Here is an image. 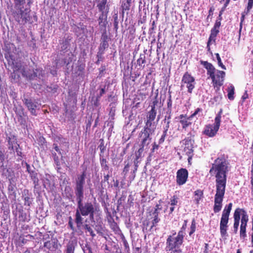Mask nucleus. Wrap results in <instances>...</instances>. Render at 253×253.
Masks as SVG:
<instances>
[{
	"mask_svg": "<svg viewBox=\"0 0 253 253\" xmlns=\"http://www.w3.org/2000/svg\"><path fill=\"white\" fill-rule=\"evenodd\" d=\"M251 184H253V162H252V166H251Z\"/></svg>",
	"mask_w": 253,
	"mask_h": 253,
	"instance_id": "63",
	"label": "nucleus"
},
{
	"mask_svg": "<svg viewBox=\"0 0 253 253\" xmlns=\"http://www.w3.org/2000/svg\"><path fill=\"white\" fill-rule=\"evenodd\" d=\"M22 100L31 114L36 116L37 114L36 113V109L38 106V102L36 100H32L31 98H27L25 97H24Z\"/></svg>",
	"mask_w": 253,
	"mask_h": 253,
	"instance_id": "14",
	"label": "nucleus"
},
{
	"mask_svg": "<svg viewBox=\"0 0 253 253\" xmlns=\"http://www.w3.org/2000/svg\"><path fill=\"white\" fill-rule=\"evenodd\" d=\"M9 184H16V180L14 176H11V177L8 178Z\"/></svg>",
	"mask_w": 253,
	"mask_h": 253,
	"instance_id": "57",
	"label": "nucleus"
},
{
	"mask_svg": "<svg viewBox=\"0 0 253 253\" xmlns=\"http://www.w3.org/2000/svg\"><path fill=\"white\" fill-rule=\"evenodd\" d=\"M107 37L106 36H102V42L100 44V48L101 49H105L108 46V43L107 41Z\"/></svg>",
	"mask_w": 253,
	"mask_h": 253,
	"instance_id": "33",
	"label": "nucleus"
},
{
	"mask_svg": "<svg viewBox=\"0 0 253 253\" xmlns=\"http://www.w3.org/2000/svg\"><path fill=\"white\" fill-rule=\"evenodd\" d=\"M178 198L176 195H173L170 199L169 204L171 206H174L177 205L178 201Z\"/></svg>",
	"mask_w": 253,
	"mask_h": 253,
	"instance_id": "35",
	"label": "nucleus"
},
{
	"mask_svg": "<svg viewBox=\"0 0 253 253\" xmlns=\"http://www.w3.org/2000/svg\"><path fill=\"white\" fill-rule=\"evenodd\" d=\"M214 10V8L213 6H211L210 7L209 10V15L207 16V19H208L210 18L211 16L213 15V12Z\"/></svg>",
	"mask_w": 253,
	"mask_h": 253,
	"instance_id": "56",
	"label": "nucleus"
},
{
	"mask_svg": "<svg viewBox=\"0 0 253 253\" xmlns=\"http://www.w3.org/2000/svg\"><path fill=\"white\" fill-rule=\"evenodd\" d=\"M86 175L85 171L77 176L76 180L75 193L77 197L84 196V186L85 184V178Z\"/></svg>",
	"mask_w": 253,
	"mask_h": 253,
	"instance_id": "8",
	"label": "nucleus"
},
{
	"mask_svg": "<svg viewBox=\"0 0 253 253\" xmlns=\"http://www.w3.org/2000/svg\"><path fill=\"white\" fill-rule=\"evenodd\" d=\"M156 127L145 125L143 129L139 133V137L141 139V145H148L151 141L152 135L154 134Z\"/></svg>",
	"mask_w": 253,
	"mask_h": 253,
	"instance_id": "7",
	"label": "nucleus"
},
{
	"mask_svg": "<svg viewBox=\"0 0 253 253\" xmlns=\"http://www.w3.org/2000/svg\"><path fill=\"white\" fill-rule=\"evenodd\" d=\"M160 219L159 218L158 216H153V219L152 221V225L151 226V228H152L154 226H156L157 223L160 221Z\"/></svg>",
	"mask_w": 253,
	"mask_h": 253,
	"instance_id": "45",
	"label": "nucleus"
},
{
	"mask_svg": "<svg viewBox=\"0 0 253 253\" xmlns=\"http://www.w3.org/2000/svg\"><path fill=\"white\" fill-rule=\"evenodd\" d=\"M181 82L182 83L186 84L188 92L190 93H192L195 85L194 78L188 72H186L183 76Z\"/></svg>",
	"mask_w": 253,
	"mask_h": 253,
	"instance_id": "10",
	"label": "nucleus"
},
{
	"mask_svg": "<svg viewBox=\"0 0 253 253\" xmlns=\"http://www.w3.org/2000/svg\"><path fill=\"white\" fill-rule=\"evenodd\" d=\"M52 155L54 156V161L57 166L60 165V162L57 156H56V154L55 153H52Z\"/></svg>",
	"mask_w": 253,
	"mask_h": 253,
	"instance_id": "55",
	"label": "nucleus"
},
{
	"mask_svg": "<svg viewBox=\"0 0 253 253\" xmlns=\"http://www.w3.org/2000/svg\"><path fill=\"white\" fill-rule=\"evenodd\" d=\"M234 94V87L230 85L228 88V98L229 100H233Z\"/></svg>",
	"mask_w": 253,
	"mask_h": 253,
	"instance_id": "28",
	"label": "nucleus"
},
{
	"mask_svg": "<svg viewBox=\"0 0 253 253\" xmlns=\"http://www.w3.org/2000/svg\"><path fill=\"white\" fill-rule=\"evenodd\" d=\"M201 64H202L204 67L207 70V74L209 75L210 78L211 77L213 76V75L215 72L217 71L214 66L210 63H209L208 61H201Z\"/></svg>",
	"mask_w": 253,
	"mask_h": 253,
	"instance_id": "20",
	"label": "nucleus"
},
{
	"mask_svg": "<svg viewBox=\"0 0 253 253\" xmlns=\"http://www.w3.org/2000/svg\"><path fill=\"white\" fill-rule=\"evenodd\" d=\"M14 3L16 8L23 7L21 6L25 3V0H15Z\"/></svg>",
	"mask_w": 253,
	"mask_h": 253,
	"instance_id": "43",
	"label": "nucleus"
},
{
	"mask_svg": "<svg viewBox=\"0 0 253 253\" xmlns=\"http://www.w3.org/2000/svg\"><path fill=\"white\" fill-rule=\"evenodd\" d=\"M196 222L194 219L192 221L191 225L190 228V232L189 233V236H191L195 231L196 230Z\"/></svg>",
	"mask_w": 253,
	"mask_h": 253,
	"instance_id": "38",
	"label": "nucleus"
},
{
	"mask_svg": "<svg viewBox=\"0 0 253 253\" xmlns=\"http://www.w3.org/2000/svg\"><path fill=\"white\" fill-rule=\"evenodd\" d=\"M218 33V29L212 28V29L211 30L210 36L216 37Z\"/></svg>",
	"mask_w": 253,
	"mask_h": 253,
	"instance_id": "50",
	"label": "nucleus"
},
{
	"mask_svg": "<svg viewBox=\"0 0 253 253\" xmlns=\"http://www.w3.org/2000/svg\"><path fill=\"white\" fill-rule=\"evenodd\" d=\"M222 113V110L220 109L215 118L214 124L205 126L203 131L204 135L209 137H213L216 135L220 126Z\"/></svg>",
	"mask_w": 253,
	"mask_h": 253,
	"instance_id": "6",
	"label": "nucleus"
},
{
	"mask_svg": "<svg viewBox=\"0 0 253 253\" xmlns=\"http://www.w3.org/2000/svg\"><path fill=\"white\" fill-rule=\"evenodd\" d=\"M84 228L90 234V236H91L92 237H94L95 236V234L93 232L92 228L90 227V226L88 224H84Z\"/></svg>",
	"mask_w": 253,
	"mask_h": 253,
	"instance_id": "42",
	"label": "nucleus"
},
{
	"mask_svg": "<svg viewBox=\"0 0 253 253\" xmlns=\"http://www.w3.org/2000/svg\"><path fill=\"white\" fill-rule=\"evenodd\" d=\"M230 169L229 164L224 156L219 157L215 160L209 173L215 178L216 189H225L227 174Z\"/></svg>",
	"mask_w": 253,
	"mask_h": 253,
	"instance_id": "1",
	"label": "nucleus"
},
{
	"mask_svg": "<svg viewBox=\"0 0 253 253\" xmlns=\"http://www.w3.org/2000/svg\"><path fill=\"white\" fill-rule=\"evenodd\" d=\"M216 37L210 36L208 43L209 44H211L215 42Z\"/></svg>",
	"mask_w": 253,
	"mask_h": 253,
	"instance_id": "53",
	"label": "nucleus"
},
{
	"mask_svg": "<svg viewBox=\"0 0 253 253\" xmlns=\"http://www.w3.org/2000/svg\"><path fill=\"white\" fill-rule=\"evenodd\" d=\"M107 17V14L106 13H105L104 12H102V14L99 16V19H98L99 25H100L101 26H106V25L107 24V22H106Z\"/></svg>",
	"mask_w": 253,
	"mask_h": 253,
	"instance_id": "25",
	"label": "nucleus"
},
{
	"mask_svg": "<svg viewBox=\"0 0 253 253\" xmlns=\"http://www.w3.org/2000/svg\"><path fill=\"white\" fill-rule=\"evenodd\" d=\"M16 184H8V190L10 195H13L14 197L16 196Z\"/></svg>",
	"mask_w": 253,
	"mask_h": 253,
	"instance_id": "30",
	"label": "nucleus"
},
{
	"mask_svg": "<svg viewBox=\"0 0 253 253\" xmlns=\"http://www.w3.org/2000/svg\"><path fill=\"white\" fill-rule=\"evenodd\" d=\"M250 236L251 237V243L252 246L253 247V221L252 222V227L251 229V231L249 233Z\"/></svg>",
	"mask_w": 253,
	"mask_h": 253,
	"instance_id": "59",
	"label": "nucleus"
},
{
	"mask_svg": "<svg viewBox=\"0 0 253 253\" xmlns=\"http://www.w3.org/2000/svg\"><path fill=\"white\" fill-rule=\"evenodd\" d=\"M232 207V204L231 203L226 206L222 211V214L229 216Z\"/></svg>",
	"mask_w": 253,
	"mask_h": 253,
	"instance_id": "29",
	"label": "nucleus"
},
{
	"mask_svg": "<svg viewBox=\"0 0 253 253\" xmlns=\"http://www.w3.org/2000/svg\"><path fill=\"white\" fill-rule=\"evenodd\" d=\"M203 197V192L201 190H197L194 192V201L196 204H199Z\"/></svg>",
	"mask_w": 253,
	"mask_h": 253,
	"instance_id": "24",
	"label": "nucleus"
},
{
	"mask_svg": "<svg viewBox=\"0 0 253 253\" xmlns=\"http://www.w3.org/2000/svg\"><path fill=\"white\" fill-rule=\"evenodd\" d=\"M188 172L186 169L181 168L178 169L176 172V183L178 185L184 184L188 178Z\"/></svg>",
	"mask_w": 253,
	"mask_h": 253,
	"instance_id": "13",
	"label": "nucleus"
},
{
	"mask_svg": "<svg viewBox=\"0 0 253 253\" xmlns=\"http://www.w3.org/2000/svg\"><path fill=\"white\" fill-rule=\"evenodd\" d=\"M229 216L223 214L221 215L220 221V232L222 237L227 236V230L228 227Z\"/></svg>",
	"mask_w": 253,
	"mask_h": 253,
	"instance_id": "16",
	"label": "nucleus"
},
{
	"mask_svg": "<svg viewBox=\"0 0 253 253\" xmlns=\"http://www.w3.org/2000/svg\"><path fill=\"white\" fill-rule=\"evenodd\" d=\"M129 170V165L128 164H126L124 169L123 172L124 173H126Z\"/></svg>",
	"mask_w": 253,
	"mask_h": 253,
	"instance_id": "64",
	"label": "nucleus"
},
{
	"mask_svg": "<svg viewBox=\"0 0 253 253\" xmlns=\"http://www.w3.org/2000/svg\"><path fill=\"white\" fill-rule=\"evenodd\" d=\"M77 244L73 241H71L66 245L65 253H74L75 246Z\"/></svg>",
	"mask_w": 253,
	"mask_h": 253,
	"instance_id": "23",
	"label": "nucleus"
},
{
	"mask_svg": "<svg viewBox=\"0 0 253 253\" xmlns=\"http://www.w3.org/2000/svg\"><path fill=\"white\" fill-rule=\"evenodd\" d=\"M41 179L45 188L47 190L52 189L53 185L51 183V176L49 174H45V175L42 177Z\"/></svg>",
	"mask_w": 253,
	"mask_h": 253,
	"instance_id": "21",
	"label": "nucleus"
},
{
	"mask_svg": "<svg viewBox=\"0 0 253 253\" xmlns=\"http://www.w3.org/2000/svg\"><path fill=\"white\" fill-rule=\"evenodd\" d=\"M8 142V147L9 150L14 151L15 146H17V137L13 134H10L6 137Z\"/></svg>",
	"mask_w": 253,
	"mask_h": 253,
	"instance_id": "18",
	"label": "nucleus"
},
{
	"mask_svg": "<svg viewBox=\"0 0 253 253\" xmlns=\"http://www.w3.org/2000/svg\"><path fill=\"white\" fill-rule=\"evenodd\" d=\"M100 153V157L105 156V152L106 151V146L104 145V140L102 139H100V144L98 146Z\"/></svg>",
	"mask_w": 253,
	"mask_h": 253,
	"instance_id": "26",
	"label": "nucleus"
},
{
	"mask_svg": "<svg viewBox=\"0 0 253 253\" xmlns=\"http://www.w3.org/2000/svg\"><path fill=\"white\" fill-rule=\"evenodd\" d=\"M42 72V71L40 69H36L35 71H34L33 75L31 76V77H30V79H33V78L37 77L38 76V72ZM41 75V73H39L38 76H40Z\"/></svg>",
	"mask_w": 253,
	"mask_h": 253,
	"instance_id": "49",
	"label": "nucleus"
},
{
	"mask_svg": "<svg viewBox=\"0 0 253 253\" xmlns=\"http://www.w3.org/2000/svg\"><path fill=\"white\" fill-rule=\"evenodd\" d=\"M144 146H145L142 145L138 150L135 152L136 159L139 160V159L141 158Z\"/></svg>",
	"mask_w": 253,
	"mask_h": 253,
	"instance_id": "36",
	"label": "nucleus"
},
{
	"mask_svg": "<svg viewBox=\"0 0 253 253\" xmlns=\"http://www.w3.org/2000/svg\"><path fill=\"white\" fill-rule=\"evenodd\" d=\"M32 199L28 196H26L24 198V205L30 206L32 203Z\"/></svg>",
	"mask_w": 253,
	"mask_h": 253,
	"instance_id": "48",
	"label": "nucleus"
},
{
	"mask_svg": "<svg viewBox=\"0 0 253 253\" xmlns=\"http://www.w3.org/2000/svg\"><path fill=\"white\" fill-rule=\"evenodd\" d=\"M146 60L145 55L141 54L140 55L139 58L137 60V64L141 67L144 68V65H142V64H144Z\"/></svg>",
	"mask_w": 253,
	"mask_h": 253,
	"instance_id": "31",
	"label": "nucleus"
},
{
	"mask_svg": "<svg viewBox=\"0 0 253 253\" xmlns=\"http://www.w3.org/2000/svg\"><path fill=\"white\" fill-rule=\"evenodd\" d=\"M4 160V155L3 152L0 150V161L2 163Z\"/></svg>",
	"mask_w": 253,
	"mask_h": 253,
	"instance_id": "62",
	"label": "nucleus"
},
{
	"mask_svg": "<svg viewBox=\"0 0 253 253\" xmlns=\"http://www.w3.org/2000/svg\"><path fill=\"white\" fill-rule=\"evenodd\" d=\"M183 240L184 237L180 233H177L176 236H168L166 240V251H173V253H181L180 248L183 244Z\"/></svg>",
	"mask_w": 253,
	"mask_h": 253,
	"instance_id": "4",
	"label": "nucleus"
},
{
	"mask_svg": "<svg viewBox=\"0 0 253 253\" xmlns=\"http://www.w3.org/2000/svg\"><path fill=\"white\" fill-rule=\"evenodd\" d=\"M253 0H249L248 2V5L246 8V13H248L250 12L251 9L253 8Z\"/></svg>",
	"mask_w": 253,
	"mask_h": 253,
	"instance_id": "47",
	"label": "nucleus"
},
{
	"mask_svg": "<svg viewBox=\"0 0 253 253\" xmlns=\"http://www.w3.org/2000/svg\"><path fill=\"white\" fill-rule=\"evenodd\" d=\"M72 220H73V219H72V217L70 216L69 217L68 225H69L70 228H71V229H72L73 231H75V228L73 226V223Z\"/></svg>",
	"mask_w": 253,
	"mask_h": 253,
	"instance_id": "54",
	"label": "nucleus"
},
{
	"mask_svg": "<svg viewBox=\"0 0 253 253\" xmlns=\"http://www.w3.org/2000/svg\"><path fill=\"white\" fill-rule=\"evenodd\" d=\"M170 123V122L169 121L164 122L163 132L168 133V131L169 128Z\"/></svg>",
	"mask_w": 253,
	"mask_h": 253,
	"instance_id": "44",
	"label": "nucleus"
},
{
	"mask_svg": "<svg viewBox=\"0 0 253 253\" xmlns=\"http://www.w3.org/2000/svg\"><path fill=\"white\" fill-rule=\"evenodd\" d=\"M183 144L185 145L184 152L186 155H191L193 153L194 140L190 137H187L182 141Z\"/></svg>",
	"mask_w": 253,
	"mask_h": 253,
	"instance_id": "17",
	"label": "nucleus"
},
{
	"mask_svg": "<svg viewBox=\"0 0 253 253\" xmlns=\"http://www.w3.org/2000/svg\"><path fill=\"white\" fill-rule=\"evenodd\" d=\"M156 114L157 111L155 109V107L153 106L147 114L145 125L149 126H152L156 127V125L154 122L156 118Z\"/></svg>",
	"mask_w": 253,
	"mask_h": 253,
	"instance_id": "15",
	"label": "nucleus"
},
{
	"mask_svg": "<svg viewBox=\"0 0 253 253\" xmlns=\"http://www.w3.org/2000/svg\"><path fill=\"white\" fill-rule=\"evenodd\" d=\"M14 153H16V155L20 157V158H22L23 157V154L21 151V148L20 147V146L19 144H17V146H15L14 151H13Z\"/></svg>",
	"mask_w": 253,
	"mask_h": 253,
	"instance_id": "40",
	"label": "nucleus"
},
{
	"mask_svg": "<svg viewBox=\"0 0 253 253\" xmlns=\"http://www.w3.org/2000/svg\"><path fill=\"white\" fill-rule=\"evenodd\" d=\"M171 109H168L167 111L166 115L165 116V119L163 120V122H170L171 119Z\"/></svg>",
	"mask_w": 253,
	"mask_h": 253,
	"instance_id": "41",
	"label": "nucleus"
},
{
	"mask_svg": "<svg viewBox=\"0 0 253 253\" xmlns=\"http://www.w3.org/2000/svg\"><path fill=\"white\" fill-rule=\"evenodd\" d=\"M30 166L27 165V169L30 174V177L33 181L34 184V188H38L39 186V179L38 177V173L35 171H31L30 169Z\"/></svg>",
	"mask_w": 253,
	"mask_h": 253,
	"instance_id": "19",
	"label": "nucleus"
},
{
	"mask_svg": "<svg viewBox=\"0 0 253 253\" xmlns=\"http://www.w3.org/2000/svg\"><path fill=\"white\" fill-rule=\"evenodd\" d=\"M187 220H184L182 226L181 227L180 230L178 232V233H180V234L182 235L183 237H184L185 235V231L187 226Z\"/></svg>",
	"mask_w": 253,
	"mask_h": 253,
	"instance_id": "37",
	"label": "nucleus"
},
{
	"mask_svg": "<svg viewBox=\"0 0 253 253\" xmlns=\"http://www.w3.org/2000/svg\"><path fill=\"white\" fill-rule=\"evenodd\" d=\"M139 162H140L139 160H137L136 159H135V160L134 161L135 170H137V168L138 167V164L139 163Z\"/></svg>",
	"mask_w": 253,
	"mask_h": 253,
	"instance_id": "61",
	"label": "nucleus"
},
{
	"mask_svg": "<svg viewBox=\"0 0 253 253\" xmlns=\"http://www.w3.org/2000/svg\"><path fill=\"white\" fill-rule=\"evenodd\" d=\"M107 3V0H102L97 5L99 10L101 12H104L105 5Z\"/></svg>",
	"mask_w": 253,
	"mask_h": 253,
	"instance_id": "34",
	"label": "nucleus"
},
{
	"mask_svg": "<svg viewBox=\"0 0 253 253\" xmlns=\"http://www.w3.org/2000/svg\"><path fill=\"white\" fill-rule=\"evenodd\" d=\"M167 106L168 109H171L172 106V100L171 98V95L169 96V98L168 100Z\"/></svg>",
	"mask_w": 253,
	"mask_h": 253,
	"instance_id": "58",
	"label": "nucleus"
},
{
	"mask_svg": "<svg viewBox=\"0 0 253 253\" xmlns=\"http://www.w3.org/2000/svg\"><path fill=\"white\" fill-rule=\"evenodd\" d=\"M218 89V87H217V89H216V91ZM222 99V95L220 94L219 93H218L216 92V94L213 97V98L211 99L210 100V102H211L212 104H214V102L215 103H219V102L221 101Z\"/></svg>",
	"mask_w": 253,
	"mask_h": 253,
	"instance_id": "27",
	"label": "nucleus"
},
{
	"mask_svg": "<svg viewBox=\"0 0 253 253\" xmlns=\"http://www.w3.org/2000/svg\"><path fill=\"white\" fill-rule=\"evenodd\" d=\"M105 85L103 87L101 88L99 94L97 95V99L100 98L105 93Z\"/></svg>",
	"mask_w": 253,
	"mask_h": 253,
	"instance_id": "51",
	"label": "nucleus"
},
{
	"mask_svg": "<svg viewBox=\"0 0 253 253\" xmlns=\"http://www.w3.org/2000/svg\"><path fill=\"white\" fill-rule=\"evenodd\" d=\"M202 112V109L198 108L195 110V112L192 114L189 118H187L186 116L184 115H180L179 117V122L182 125L183 128H186L191 123L189 121V120L192 119L196 115H198L200 112Z\"/></svg>",
	"mask_w": 253,
	"mask_h": 253,
	"instance_id": "12",
	"label": "nucleus"
},
{
	"mask_svg": "<svg viewBox=\"0 0 253 253\" xmlns=\"http://www.w3.org/2000/svg\"><path fill=\"white\" fill-rule=\"evenodd\" d=\"M167 135V133L163 132V134L162 135L161 137L160 138V139L159 140V144H162L164 142V141L165 140L166 136Z\"/></svg>",
	"mask_w": 253,
	"mask_h": 253,
	"instance_id": "52",
	"label": "nucleus"
},
{
	"mask_svg": "<svg viewBox=\"0 0 253 253\" xmlns=\"http://www.w3.org/2000/svg\"><path fill=\"white\" fill-rule=\"evenodd\" d=\"M221 25V23L220 21L217 20L214 24V27L213 28L218 29L219 27Z\"/></svg>",
	"mask_w": 253,
	"mask_h": 253,
	"instance_id": "60",
	"label": "nucleus"
},
{
	"mask_svg": "<svg viewBox=\"0 0 253 253\" xmlns=\"http://www.w3.org/2000/svg\"><path fill=\"white\" fill-rule=\"evenodd\" d=\"M83 197H77V208L75 213V222L78 229L80 228L83 223V216L89 215L90 220L95 222V214L98 213L97 208L91 202L83 203Z\"/></svg>",
	"mask_w": 253,
	"mask_h": 253,
	"instance_id": "2",
	"label": "nucleus"
},
{
	"mask_svg": "<svg viewBox=\"0 0 253 253\" xmlns=\"http://www.w3.org/2000/svg\"><path fill=\"white\" fill-rule=\"evenodd\" d=\"M44 247L50 251H55L58 247V241L56 239H52L44 243Z\"/></svg>",
	"mask_w": 253,
	"mask_h": 253,
	"instance_id": "22",
	"label": "nucleus"
},
{
	"mask_svg": "<svg viewBox=\"0 0 253 253\" xmlns=\"http://www.w3.org/2000/svg\"><path fill=\"white\" fill-rule=\"evenodd\" d=\"M30 3V1H29L27 3L28 7H19L16 8V10L13 13L15 21L20 25H24L31 21Z\"/></svg>",
	"mask_w": 253,
	"mask_h": 253,
	"instance_id": "5",
	"label": "nucleus"
},
{
	"mask_svg": "<svg viewBox=\"0 0 253 253\" xmlns=\"http://www.w3.org/2000/svg\"><path fill=\"white\" fill-rule=\"evenodd\" d=\"M100 161L101 166L103 169L105 170H108L109 167L107 164V161L105 158V156L100 157Z\"/></svg>",
	"mask_w": 253,
	"mask_h": 253,
	"instance_id": "32",
	"label": "nucleus"
},
{
	"mask_svg": "<svg viewBox=\"0 0 253 253\" xmlns=\"http://www.w3.org/2000/svg\"><path fill=\"white\" fill-rule=\"evenodd\" d=\"M225 76V73L224 71L217 70L213 76L211 77L214 86L218 87L222 85Z\"/></svg>",
	"mask_w": 253,
	"mask_h": 253,
	"instance_id": "11",
	"label": "nucleus"
},
{
	"mask_svg": "<svg viewBox=\"0 0 253 253\" xmlns=\"http://www.w3.org/2000/svg\"><path fill=\"white\" fill-rule=\"evenodd\" d=\"M225 192V189H216L213 206V211L215 213L218 212L221 210Z\"/></svg>",
	"mask_w": 253,
	"mask_h": 253,
	"instance_id": "9",
	"label": "nucleus"
},
{
	"mask_svg": "<svg viewBox=\"0 0 253 253\" xmlns=\"http://www.w3.org/2000/svg\"><path fill=\"white\" fill-rule=\"evenodd\" d=\"M211 250L212 249L210 247L209 245L205 243L203 253H211Z\"/></svg>",
	"mask_w": 253,
	"mask_h": 253,
	"instance_id": "46",
	"label": "nucleus"
},
{
	"mask_svg": "<svg viewBox=\"0 0 253 253\" xmlns=\"http://www.w3.org/2000/svg\"><path fill=\"white\" fill-rule=\"evenodd\" d=\"M233 231L234 233H237L240 221V238L241 240H245L247 237V226L249 221V216L247 212L243 209L237 208L234 211V215Z\"/></svg>",
	"mask_w": 253,
	"mask_h": 253,
	"instance_id": "3",
	"label": "nucleus"
},
{
	"mask_svg": "<svg viewBox=\"0 0 253 253\" xmlns=\"http://www.w3.org/2000/svg\"><path fill=\"white\" fill-rule=\"evenodd\" d=\"M215 55L217 60L218 66H220L222 69L226 70V67L222 63L219 54L217 53H215Z\"/></svg>",
	"mask_w": 253,
	"mask_h": 253,
	"instance_id": "39",
	"label": "nucleus"
}]
</instances>
